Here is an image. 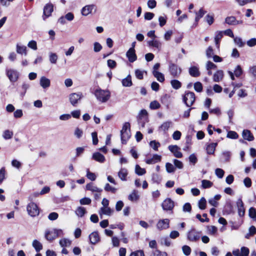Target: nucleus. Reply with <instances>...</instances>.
Segmentation results:
<instances>
[{
	"mask_svg": "<svg viewBox=\"0 0 256 256\" xmlns=\"http://www.w3.org/2000/svg\"><path fill=\"white\" fill-rule=\"evenodd\" d=\"M94 94L97 100L102 103L106 102L110 97V92L108 90L100 88L96 89Z\"/></svg>",
	"mask_w": 256,
	"mask_h": 256,
	"instance_id": "obj_1",
	"label": "nucleus"
},
{
	"mask_svg": "<svg viewBox=\"0 0 256 256\" xmlns=\"http://www.w3.org/2000/svg\"><path fill=\"white\" fill-rule=\"evenodd\" d=\"M120 136L122 144H126L130 137V124L129 122H126L123 124L120 131Z\"/></svg>",
	"mask_w": 256,
	"mask_h": 256,
	"instance_id": "obj_2",
	"label": "nucleus"
},
{
	"mask_svg": "<svg viewBox=\"0 0 256 256\" xmlns=\"http://www.w3.org/2000/svg\"><path fill=\"white\" fill-rule=\"evenodd\" d=\"M28 214L32 217H34L39 214L40 210L36 204L30 202L26 206Z\"/></svg>",
	"mask_w": 256,
	"mask_h": 256,
	"instance_id": "obj_3",
	"label": "nucleus"
},
{
	"mask_svg": "<svg viewBox=\"0 0 256 256\" xmlns=\"http://www.w3.org/2000/svg\"><path fill=\"white\" fill-rule=\"evenodd\" d=\"M6 75L11 82H16L20 76L19 72L16 70L9 68L6 70Z\"/></svg>",
	"mask_w": 256,
	"mask_h": 256,
	"instance_id": "obj_4",
	"label": "nucleus"
},
{
	"mask_svg": "<svg viewBox=\"0 0 256 256\" xmlns=\"http://www.w3.org/2000/svg\"><path fill=\"white\" fill-rule=\"evenodd\" d=\"M195 94L192 92H186L183 97V100L187 106H192L195 101Z\"/></svg>",
	"mask_w": 256,
	"mask_h": 256,
	"instance_id": "obj_5",
	"label": "nucleus"
},
{
	"mask_svg": "<svg viewBox=\"0 0 256 256\" xmlns=\"http://www.w3.org/2000/svg\"><path fill=\"white\" fill-rule=\"evenodd\" d=\"M168 70L170 74L174 78L178 77L182 72L181 68L172 62L169 64Z\"/></svg>",
	"mask_w": 256,
	"mask_h": 256,
	"instance_id": "obj_6",
	"label": "nucleus"
},
{
	"mask_svg": "<svg viewBox=\"0 0 256 256\" xmlns=\"http://www.w3.org/2000/svg\"><path fill=\"white\" fill-rule=\"evenodd\" d=\"M82 97L83 95L82 92H74L69 95V100L70 104L73 106H76Z\"/></svg>",
	"mask_w": 256,
	"mask_h": 256,
	"instance_id": "obj_7",
	"label": "nucleus"
},
{
	"mask_svg": "<svg viewBox=\"0 0 256 256\" xmlns=\"http://www.w3.org/2000/svg\"><path fill=\"white\" fill-rule=\"evenodd\" d=\"M162 206L164 210L172 211L174 206V203L172 199L167 198L162 202Z\"/></svg>",
	"mask_w": 256,
	"mask_h": 256,
	"instance_id": "obj_8",
	"label": "nucleus"
},
{
	"mask_svg": "<svg viewBox=\"0 0 256 256\" xmlns=\"http://www.w3.org/2000/svg\"><path fill=\"white\" fill-rule=\"evenodd\" d=\"M96 11V7L94 4H88L84 6L81 10V14L84 16H87L92 14V12Z\"/></svg>",
	"mask_w": 256,
	"mask_h": 256,
	"instance_id": "obj_9",
	"label": "nucleus"
},
{
	"mask_svg": "<svg viewBox=\"0 0 256 256\" xmlns=\"http://www.w3.org/2000/svg\"><path fill=\"white\" fill-rule=\"evenodd\" d=\"M169 227L170 220L168 218L160 220L156 224V228L160 230L168 229Z\"/></svg>",
	"mask_w": 256,
	"mask_h": 256,
	"instance_id": "obj_10",
	"label": "nucleus"
},
{
	"mask_svg": "<svg viewBox=\"0 0 256 256\" xmlns=\"http://www.w3.org/2000/svg\"><path fill=\"white\" fill-rule=\"evenodd\" d=\"M200 233L196 230L192 229L188 234V238L192 242H196L200 239Z\"/></svg>",
	"mask_w": 256,
	"mask_h": 256,
	"instance_id": "obj_11",
	"label": "nucleus"
},
{
	"mask_svg": "<svg viewBox=\"0 0 256 256\" xmlns=\"http://www.w3.org/2000/svg\"><path fill=\"white\" fill-rule=\"evenodd\" d=\"M168 150L174 154L175 157L177 158H180L182 156V153L180 152V148L176 145L169 146Z\"/></svg>",
	"mask_w": 256,
	"mask_h": 256,
	"instance_id": "obj_12",
	"label": "nucleus"
},
{
	"mask_svg": "<svg viewBox=\"0 0 256 256\" xmlns=\"http://www.w3.org/2000/svg\"><path fill=\"white\" fill-rule=\"evenodd\" d=\"M232 254L235 256H248L249 250L248 248L243 246L241 248L240 251L238 249H236L232 251Z\"/></svg>",
	"mask_w": 256,
	"mask_h": 256,
	"instance_id": "obj_13",
	"label": "nucleus"
},
{
	"mask_svg": "<svg viewBox=\"0 0 256 256\" xmlns=\"http://www.w3.org/2000/svg\"><path fill=\"white\" fill-rule=\"evenodd\" d=\"M53 5L51 4H46L44 8L43 19L45 20L51 15L53 12Z\"/></svg>",
	"mask_w": 256,
	"mask_h": 256,
	"instance_id": "obj_14",
	"label": "nucleus"
},
{
	"mask_svg": "<svg viewBox=\"0 0 256 256\" xmlns=\"http://www.w3.org/2000/svg\"><path fill=\"white\" fill-rule=\"evenodd\" d=\"M40 85L43 89H48L50 86V80L45 76L40 79Z\"/></svg>",
	"mask_w": 256,
	"mask_h": 256,
	"instance_id": "obj_15",
	"label": "nucleus"
},
{
	"mask_svg": "<svg viewBox=\"0 0 256 256\" xmlns=\"http://www.w3.org/2000/svg\"><path fill=\"white\" fill-rule=\"evenodd\" d=\"M126 56L130 62H133L136 61L137 57L135 53L134 48H130L126 52Z\"/></svg>",
	"mask_w": 256,
	"mask_h": 256,
	"instance_id": "obj_16",
	"label": "nucleus"
},
{
	"mask_svg": "<svg viewBox=\"0 0 256 256\" xmlns=\"http://www.w3.org/2000/svg\"><path fill=\"white\" fill-rule=\"evenodd\" d=\"M224 76V72L222 70H218L214 73L212 77L214 82H218L222 81Z\"/></svg>",
	"mask_w": 256,
	"mask_h": 256,
	"instance_id": "obj_17",
	"label": "nucleus"
},
{
	"mask_svg": "<svg viewBox=\"0 0 256 256\" xmlns=\"http://www.w3.org/2000/svg\"><path fill=\"white\" fill-rule=\"evenodd\" d=\"M161 160V156L158 154H154L152 158H147L145 162L148 164H154Z\"/></svg>",
	"mask_w": 256,
	"mask_h": 256,
	"instance_id": "obj_18",
	"label": "nucleus"
},
{
	"mask_svg": "<svg viewBox=\"0 0 256 256\" xmlns=\"http://www.w3.org/2000/svg\"><path fill=\"white\" fill-rule=\"evenodd\" d=\"M86 188V190H90L92 192L101 193L102 191V188H98L92 182L88 184Z\"/></svg>",
	"mask_w": 256,
	"mask_h": 256,
	"instance_id": "obj_19",
	"label": "nucleus"
},
{
	"mask_svg": "<svg viewBox=\"0 0 256 256\" xmlns=\"http://www.w3.org/2000/svg\"><path fill=\"white\" fill-rule=\"evenodd\" d=\"M236 206L238 209V215L240 216H243L244 215L245 209L244 208V203L241 199H238L237 200Z\"/></svg>",
	"mask_w": 256,
	"mask_h": 256,
	"instance_id": "obj_20",
	"label": "nucleus"
},
{
	"mask_svg": "<svg viewBox=\"0 0 256 256\" xmlns=\"http://www.w3.org/2000/svg\"><path fill=\"white\" fill-rule=\"evenodd\" d=\"M90 242L92 244H95L98 243L100 240V238L98 232H94L91 233L89 236Z\"/></svg>",
	"mask_w": 256,
	"mask_h": 256,
	"instance_id": "obj_21",
	"label": "nucleus"
},
{
	"mask_svg": "<svg viewBox=\"0 0 256 256\" xmlns=\"http://www.w3.org/2000/svg\"><path fill=\"white\" fill-rule=\"evenodd\" d=\"M172 122L170 121H166L164 122L158 128V130L160 131H162L164 132H168V129L172 126Z\"/></svg>",
	"mask_w": 256,
	"mask_h": 256,
	"instance_id": "obj_22",
	"label": "nucleus"
},
{
	"mask_svg": "<svg viewBox=\"0 0 256 256\" xmlns=\"http://www.w3.org/2000/svg\"><path fill=\"white\" fill-rule=\"evenodd\" d=\"M92 158L100 163L104 162L106 160L104 156L98 152L94 153Z\"/></svg>",
	"mask_w": 256,
	"mask_h": 256,
	"instance_id": "obj_23",
	"label": "nucleus"
},
{
	"mask_svg": "<svg viewBox=\"0 0 256 256\" xmlns=\"http://www.w3.org/2000/svg\"><path fill=\"white\" fill-rule=\"evenodd\" d=\"M189 74L193 77H198L200 76V72L199 68L196 66H192L189 68Z\"/></svg>",
	"mask_w": 256,
	"mask_h": 256,
	"instance_id": "obj_24",
	"label": "nucleus"
},
{
	"mask_svg": "<svg viewBox=\"0 0 256 256\" xmlns=\"http://www.w3.org/2000/svg\"><path fill=\"white\" fill-rule=\"evenodd\" d=\"M242 137L244 140L248 141H252L254 140V137L250 130H244L242 132Z\"/></svg>",
	"mask_w": 256,
	"mask_h": 256,
	"instance_id": "obj_25",
	"label": "nucleus"
},
{
	"mask_svg": "<svg viewBox=\"0 0 256 256\" xmlns=\"http://www.w3.org/2000/svg\"><path fill=\"white\" fill-rule=\"evenodd\" d=\"M148 44L150 46L157 48L159 50L161 49L162 43L160 41L156 40L154 38L151 40L148 41Z\"/></svg>",
	"mask_w": 256,
	"mask_h": 256,
	"instance_id": "obj_26",
	"label": "nucleus"
},
{
	"mask_svg": "<svg viewBox=\"0 0 256 256\" xmlns=\"http://www.w3.org/2000/svg\"><path fill=\"white\" fill-rule=\"evenodd\" d=\"M113 212V210L110 207H102L99 211V214L100 216L102 214L110 216Z\"/></svg>",
	"mask_w": 256,
	"mask_h": 256,
	"instance_id": "obj_27",
	"label": "nucleus"
},
{
	"mask_svg": "<svg viewBox=\"0 0 256 256\" xmlns=\"http://www.w3.org/2000/svg\"><path fill=\"white\" fill-rule=\"evenodd\" d=\"M55 234L52 230H46L45 232V238L48 241H52L56 238Z\"/></svg>",
	"mask_w": 256,
	"mask_h": 256,
	"instance_id": "obj_28",
	"label": "nucleus"
},
{
	"mask_svg": "<svg viewBox=\"0 0 256 256\" xmlns=\"http://www.w3.org/2000/svg\"><path fill=\"white\" fill-rule=\"evenodd\" d=\"M128 170L125 168H122L118 172V176L119 178L122 181L126 180V176H128Z\"/></svg>",
	"mask_w": 256,
	"mask_h": 256,
	"instance_id": "obj_29",
	"label": "nucleus"
},
{
	"mask_svg": "<svg viewBox=\"0 0 256 256\" xmlns=\"http://www.w3.org/2000/svg\"><path fill=\"white\" fill-rule=\"evenodd\" d=\"M223 37V32L218 31L216 32L214 37L215 44L218 48L220 46V43L221 39Z\"/></svg>",
	"mask_w": 256,
	"mask_h": 256,
	"instance_id": "obj_30",
	"label": "nucleus"
},
{
	"mask_svg": "<svg viewBox=\"0 0 256 256\" xmlns=\"http://www.w3.org/2000/svg\"><path fill=\"white\" fill-rule=\"evenodd\" d=\"M225 22L229 25H236L239 24V20H236L233 16H228L225 19Z\"/></svg>",
	"mask_w": 256,
	"mask_h": 256,
	"instance_id": "obj_31",
	"label": "nucleus"
},
{
	"mask_svg": "<svg viewBox=\"0 0 256 256\" xmlns=\"http://www.w3.org/2000/svg\"><path fill=\"white\" fill-rule=\"evenodd\" d=\"M76 214L78 217H82L86 213V210L84 207L78 206L75 211Z\"/></svg>",
	"mask_w": 256,
	"mask_h": 256,
	"instance_id": "obj_32",
	"label": "nucleus"
},
{
	"mask_svg": "<svg viewBox=\"0 0 256 256\" xmlns=\"http://www.w3.org/2000/svg\"><path fill=\"white\" fill-rule=\"evenodd\" d=\"M139 196L138 192L136 190H134L128 196V199L131 202H136Z\"/></svg>",
	"mask_w": 256,
	"mask_h": 256,
	"instance_id": "obj_33",
	"label": "nucleus"
},
{
	"mask_svg": "<svg viewBox=\"0 0 256 256\" xmlns=\"http://www.w3.org/2000/svg\"><path fill=\"white\" fill-rule=\"evenodd\" d=\"M216 146V142H213L209 144L206 147L207 153L209 154H214Z\"/></svg>",
	"mask_w": 256,
	"mask_h": 256,
	"instance_id": "obj_34",
	"label": "nucleus"
},
{
	"mask_svg": "<svg viewBox=\"0 0 256 256\" xmlns=\"http://www.w3.org/2000/svg\"><path fill=\"white\" fill-rule=\"evenodd\" d=\"M152 74L156 80L160 82L164 81V74L158 71H152Z\"/></svg>",
	"mask_w": 256,
	"mask_h": 256,
	"instance_id": "obj_35",
	"label": "nucleus"
},
{
	"mask_svg": "<svg viewBox=\"0 0 256 256\" xmlns=\"http://www.w3.org/2000/svg\"><path fill=\"white\" fill-rule=\"evenodd\" d=\"M206 13V12L202 8L200 9L198 12H196V18H195V22L198 23L200 19L201 18L204 14Z\"/></svg>",
	"mask_w": 256,
	"mask_h": 256,
	"instance_id": "obj_36",
	"label": "nucleus"
},
{
	"mask_svg": "<svg viewBox=\"0 0 256 256\" xmlns=\"http://www.w3.org/2000/svg\"><path fill=\"white\" fill-rule=\"evenodd\" d=\"M71 243L72 241L66 238H62L59 241L60 245L62 248L70 246L71 244Z\"/></svg>",
	"mask_w": 256,
	"mask_h": 256,
	"instance_id": "obj_37",
	"label": "nucleus"
},
{
	"mask_svg": "<svg viewBox=\"0 0 256 256\" xmlns=\"http://www.w3.org/2000/svg\"><path fill=\"white\" fill-rule=\"evenodd\" d=\"M122 82L124 86H130L132 84L131 76L130 75L128 76L126 78L122 80Z\"/></svg>",
	"mask_w": 256,
	"mask_h": 256,
	"instance_id": "obj_38",
	"label": "nucleus"
},
{
	"mask_svg": "<svg viewBox=\"0 0 256 256\" xmlns=\"http://www.w3.org/2000/svg\"><path fill=\"white\" fill-rule=\"evenodd\" d=\"M32 245L37 252H40L42 248V244L36 240H33Z\"/></svg>",
	"mask_w": 256,
	"mask_h": 256,
	"instance_id": "obj_39",
	"label": "nucleus"
},
{
	"mask_svg": "<svg viewBox=\"0 0 256 256\" xmlns=\"http://www.w3.org/2000/svg\"><path fill=\"white\" fill-rule=\"evenodd\" d=\"M16 52L19 54H24V56H26V46H20L18 44H17Z\"/></svg>",
	"mask_w": 256,
	"mask_h": 256,
	"instance_id": "obj_40",
	"label": "nucleus"
},
{
	"mask_svg": "<svg viewBox=\"0 0 256 256\" xmlns=\"http://www.w3.org/2000/svg\"><path fill=\"white\" fill-rule=\"evenodd\" d=\"M135 172L138 176H142L146 173V170L144 168H140V166L136 164L135 166Z\"/></svg>",
	"mask_w": 256,
	"mask_h": 256,
	"instance_id": "obj_41",
	"label": "nucleus"
},
{
	"mask_svg": "<svg viewBox=\"0 0 256 256\" xmlns=\"http://www.w3.org/2000/svg\"><path fill=\"white\" fill-rule=\"evenodd\" d=\"M172 86L176 90L180 88L182 86V83L178 80H173L170 82Z\"/></svg>",
	"mask_w": 256,
	"mask_h": 256,
	"instance_id": "obj_42",
	"label": "nucleus"
},
{
	"mask_svg": "<svg viewBox=\"0 0 256 256\" xmlns=\"http://www.w3.org/2000/svg\"><path fill=\"white\" fill-rule=\"evenodd\" d=\"M13 132L10 130H7L4 131L2 137L5 140L10 139L13 136Z\"/></svg>",
	"mask_w": 256,
	"mask_h": 256,
	"instance_id": "obj_43",
	"label": "nucleus"
},
{
	"mask_svg": "<svg viewBox=\"0 0 256 256\" xmlns=\"http://www.w3.org/2000/svg\"><path fill=\"white\" fill-rule=\"evenodd\" d=\"M58 59V56L56 53L50 52L49 54V60L51 64H56Z\"/></svg>",
	"mask_w": 256,
	"mask_h": 256,
	"instance_id": "obj_44",
	"label": "nucleus"
},
{
	"mask_svg": "<svg viewBox=\"0 0 256 256\" xmlns=\"http://www.w3.org/2000/svg\"><path fill=\"white\" fill-rule=\"evenodd\" d=\"M206 201L204 198H202L198 202V208L200 210H204L206 208Z\"/></svg>",
	"mask_w": 256,
	"mask_h": 256,
	"instance_id": "obj_45",
	"label": "nucleus"
},
{
	"mask_svg": "<svg viewBox=\"0 0 256 256\" xmlns=\"http://www.w3.org/2000/svg\"><path fill=\"white\" fill-rule=\"evenodd\" d=\"M212 186V182L208 180H204L202 181V186L203 188H211Z\"/></svg>",
	"mask_w": 256,
	"mask_h": 256,
	"instance_id": "obj_46",
	"label": "nucleus"
},
{
	"mask_svg": "<svg viewBox=\"0 0 256 256\" xmlns=\"http://www.w3.org/2000/svg\"><path fill=\"white\" fill-rule=\"evenodd\" d=\"M166 172L168 173L174 172V171L176 170L175 167L170 162L166 163Z\"/></svg>",
	"mask_w": 256,
	"mask_h": 256,
	"instance_id": "obj_47",
	"label": "nucleus"
},
{
	"mask_svg": "<svg viewBox=\"0 0 256 256\" xmlns=\"http://www.w3.org/2000/svg\"><path fill=\"white\" fill-rule=\"evenodd\" d=\"M206 56L208 58H211L214 56V50L212 46H209L206 50Z\"/></svg>",
	"mask_w": 256,
	"mask_h": 256,
	"instance_id": "obj_48",
	"label": "nucleus"
},
{
	"mask_svg": "<svg viewBox=\"0 0 256 256\" xmlns=\"http://www.w3.org/2000/svg\"><path fill=\"white\" fill-rule=\"evenodd\" d=\"M160 107V104L156 100L152 101L150 104V108L152 110H156Z\"/></svg>",
	"mask_w": 256,
	"mask_h": 256,
	"instance_id": "obj_49",
	"label": "nucleus"
},
{
	"mask_svg": "<svg viewBox=\"0 0 256 256\" xmlns=\"http://www.w3.org/2000/svg\"><path fill=\"white\" fill-rule=\"evenodd\" d=\"M86 176L88 179L92 181L95 180L96 178V174L94 173L90 172L88 169L86 170Z\"/></svg>",
	"mask_w": 256,
	"mask_h": 256,
	"instance_id": "obj_50",
	"label": "nucleus"
},
{
	"mask_svg": "<svg viewBox=\"0 0 256 256\" xmlns=\"http://www.w3.org/2000/svg\"><path fill=\"white\" fill-rule=\"evenodd\" d=\"M206 70H216L217 68V66L212 62L208 61L206 64Z\"/></svg>",
	"mask_w": 256,
	"mask_h": 256,
	"instance_id": "obj_51",
	"label": "nucleus"
},
{
	"mask_svg": "<svg viewBox=\"0 0 256 256\" xmlns=\"http://www.w3.org/2000/svg\"><path fill=\"white\" fill-rule=\"evenodd\" d=\"M104 189L106 192H110L114 194L116 193V190H117V189L116 188H115L114 187H112L108 183L106 184Z\"/></svg>",
	"mask_w": 256,
	"mask_h": 256,
	"instance_id": "obj_52",
	"label": "nucleus"
},
{
	"mask_svg": "<svg viewBox=\"0 0 256 256\" xmlns=\"http://www.w3.org/2000/svg\"><path fill=\"white\" fill-rule=\"evenodd\" d=\"M234 43L239 47H242L244 45V42L240 38L234 37Z\"/></svg>",
	"mask_w": 256,
	"mask_h": 256,
	"instance_id": "obj_53",
	"label": "nucleus"
},
{
	"mask_svg": "<svg viewBox=\"0 0 256 256\" xmlns=\"http://www.w3.org/2000/svg\"><path fill=\"white\" fill-rule=\"evenodd\" d=\"M242 73V69L241 66L240 65H238L234 70V74L236 77H239Z\"/></svg>",
	"mask_w": 256,
	"mask_h": 256,
	"instance_id": "obj_54",
	"label": "nucleus"
},
{
	"mask_svg": "<svg viewBox=\"0 0 256 256\" xmlns=\"http://www.w3.org/2000/svg\"><path fill=\"white\" fill-rule=\"evenodd\" d=\"M227 137L232 139H236L238 137V134L234 131H229L227 134Z\"/></svg>",
	"mask_w": 256,
	"mask_h": 256,
	"instance_id": "obj_55",
	"label": "nucleus"
},
{
	"mask_svg": "<svg viewBox=\"0 0 256 256\" xmlns=\"http://www.w3.org/2000/svg\"><path fill=\"white\" fill-rule=\"evenodd\" d=\"M145 118H148V112L146 110H142L140 112L137 119H142Z\"/></svg>",
	"mask_w": 256,
	"mask_h": 256,
	"instance_id": "obj_56",
	"label": "nucleus"
},
{
	"mask_svg": "<svg viewBox=\"0 0 256 256\" xmlns=\"http://www.w3.org/2000/svg\"><path fill=\"white\" fill-rule=\"evenodd\" d=\"M144 72L140 70H135V75L137 78L142 80L144 78Z\"/></svg>",
	"mask_w": 256,
	"mask_h": 256,
	"instance_id": "obj_57",
	"label": "nucleus"
},
{
	"mask_svg": "<svg viewBox=\"0 0 256 256\" xmlns=\"http://www.w3.org/2000/svg\"><path fill=\"white\" fill-rule=\"evenodd\" d=\"M182 250L184 254L186 256H189L190 254L192 251L190 248L186 245L182 247Z\"/></svg>",
	"mask_w": 256,
	"mask_h": 256,
	"instance_id": "obj_58",
	"label": "nucleus"
},
{
	"mask_svg": "<svg viewBox=\"0 0 256 256\" xmlns=\"http://www.w3.org/2000/svg\"><path fill=\"white\" fill-rule=\"evenodd\" d=\"M249 216L253 218L256 219V210L255 208L252 207L249 209L248 211Z\"/></svg>",
	"mask_w": 256,
	"mask_h": 256,
	"instance_id": "obj_59",
	"label": "nucleus"
},
{
	"mask_svg": "<svg viewBox=\"0 0 256 256\" xmlns=\"http://www.w3.org/2000/svg\"><path fill=\"white\" fill-rule=\"evenodd\" d=\"M23 116L22 110L20 109H18L14 112V116L16 118H20Z\"/></svg>",
	"mask_w": 256,
	"mask_h": 256,
	"instance_id": "obj_60",
	"label": "nucleus"
},
{
	"mask_svg": "<svg viewBox=\"0 0 256 256\" xmlns=\"http://www.w3.org/2000/svg\"><path fill=\"white\" fill-rule=\"evenodd\" d=\"M83 134V131L79 128H76L74 132V136L78 138H80Z\"/></svg>",
	"mask_w": 256,
	"mask_h": 256,
	"instance_id": "obj_61",
	"label": "nucleus"
},
{
	"mask_svg": "<svg viewBox=\"0 0 256 256\" xmlns=\"http://www.w3.org/2000/svg\"><path fill=\"white\" fill-rule=\"evenodd\" d=\"M150 145L154 150H158V148L160 146V144L156 140H152L150 142Z\"/></svg>",
	"mask_w": 256,
	"mask_h": 256,
	"instance_id": "obj_62",
	"label": "nucleus"
},
{
	"mask_svg": "<svg viewBox=\"0 0 256 256\" xmlns=\"http://www.w3.org/2000/svg\"><path fill=\"white\" fill-rule=\"evenodd\" d=\"M224 170L221 168H218L215 170L216 174L220 178H222L224 176Z\"/></svg>",
	"mask_w": 256,
	"mask_h": 256,
	"instance_id": "obj_63",
	"label": "nucleus"
},
{
	"mask_svg": "<svg viewBox=\"0 0 256 256\" xmlns=\"http://www.w3.org/2000/svg\"><path fill=\"white\" fill-rule=\"evenodd\" d=\"M130 256H144V254L143 250H138L132 252Z\"/></svg>",
	"mask_w": 256,
	"mask_h": 256,
	"instance_id": "obj_64",
	"label": "nucleus"
}]
</instances>
